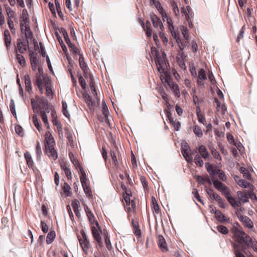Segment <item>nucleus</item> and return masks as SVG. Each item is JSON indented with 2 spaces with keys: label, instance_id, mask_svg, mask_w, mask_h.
<instances>
[{
  "label": "nucleus",
  "instance_id": "obj_1",
  "mask_svg": "<svg viewBox=\"0 0 257 257\" xmlns=\"http://www.w3.org/2000/svg\"><path fill=\"white\" fill-rule=\"evenodd\" d=\"M212 180L214 187L217 190L222 192V194L224 195L233 207H238L240 205L239 201H236L235 199L231 196L230 193V190L227 186L220 181L214 178H212Z\"/></svg>",
  "mask_w": 257,
  "mask_h": 257
},
{
  "label": "nucleus",
  "instance_id": "obj_2",
  "mask_svg": "<svg viewBox=\"0 0 257 257\" xmlns=\"http://www.w3.org/2000/svg\"><path fill=\"white\" fill-rule=\"evenodd\" d=\"M231 230L239 243H244L246 245L250 246L253 240L243 230L238 223H234Z\"/></svg>",
  "mask_w": 257,
  "mask_h": 257
},
{
  "label": "nucleus",
  "instance_id": "obj_3",
  "mask_svg": "<svg viewBox=\"0 0 257 257\" xmlns=\"http://www.w3.org/2000/svg\"><path fill=\"white\" fill-rule=\"evenodd\" d=\"M90 87L94 98L92 99L88 93L85 92L83 93L82 96L88 107L91 109H93L95 106L98 105L100 100L97 97L94 84L92 79L90 82Z\"/></svg>",
  "mask_w": 257,
  "mask_h": 257
},
{
  "label": "nucleus",
  "instance_id": "obj_4",
  "mask_svg": "<svg viewBox=\"0 0 257 257\" xmlns=\"http://www.w3.org/2000/svg\"><path fill=\"white\" fill-rule=\"evenodd\" d=\"M45 151L46 154L53 160H55L58 157L57 153L54 149L55 142L50 132L45 134Z\"/></svg>",
  "mask_w": 257,
  "mask_h": 257
},
{
  "label": "nucleus",
  "instance_id": "obj_5",
  "mask_svg": "<svg viewBox=\"0 0 257 257\" xmlns=\"http://www.w3.org/2000/svg\"><path fill=\"white\" fill-rule=\"evenodd\" d=\"M151 53L152 56L155 57V62L157 67L158 71L160 73L165 74L164 66L166 64V54L164 52L160 53L155 48H151Z\"/></svg>",
  "mask_w": 257,
  "mask_h": 257
},
{
  "label": "nucleus",
  "instance_id": "obj_6",
  "mask_svg": "<svg viewBox=\"0 0 257 257\" xmlns=\"http://www.w3.org/2000/svg\"><path fill=\"white\" fill-rule=\"evenodd\" d=\"M81 234L82 235V237H79L78 240L83 250L86 254H87L90 246L89 241L88 239L87 236L83 230L81 231Z\"/></svg>",
  "mask_w": 257,
  "mask_h": 257
},
{
  "label": "nucleus",
  "instance_id": "obj_7",
  "mask_svg": "<svg viewBox=\"0 0 257 257\" xmlns=\"http://www.w3.org/2000/svg\"><path fill=\"white\" fill-rule=\"evenodd\" d=\"M47 75H43V71L41 67H38V72L36 74V84L41 93H43V78Z\"/></svg>",
  "mask_w": 257,
  "mask_h": 257
},
{
  "label": "nucleus",
  "instance_id": "obj_8",
  "mask_svg": "<svg viewBox=\"0 0 257 257\" xmlns=\"http://www.w3.org/2000/svg\"><path fill=\"white\" fill-rule=\"evenodd\" d=\"M181 153L183 156L188 163H193V158L192 156L193 155V153L192 152L189 147L187 144H186L184 147H182L181 149Z\"/></svg>",
  "mask_w": 257,
  "mask_h": 257
},
{
  "label": "nucleus",
  "instance_id": "obj_9",
  "mask_svg": "<svg viewBox=\"0 0 257 257\" xmlns=\"http://www.w3.org/2000/svg\"><path fill=\"white\" fill-rule=\"evenodd\" d=\"M237 196L238 198V199L236 200V201H239L240 203L241 204V202L243 203H246L249 201V198H252V192H248L247 191L245 190L243 192L241 191H237ZM241 205L239 206L240 207Z\"/></svg>",
  "mask_w": 257,
  "mask_h": 257
},
{
  "label": "nucleus",
  "instance_id": "obj_10",
  "mask_svg": "<svg viewBox=\"0 0 257 257\" xmlns=\"http://www.w3.org/2000/svg\"><path fill=\"white\" fill-rule=\"evenodd\" d=\"M165 75V82L167 83L169 87L173 90L175 96L179 97L180 96V91L179 89V87L177 84L174 83V82L172 80L169 76H168L167 74H164Z\"/></svg>",
  "mask_w": 257,
  "mask_h": 257
},
{
  "label": "nucleus",
  "instance_id": "obj_11",
  "mask_svg": "<svg viewBox=\"0 0 257 257\" xmlns=\"http://www.w3.org/2000/svg\"><path fill=\"white\" fill-rule=\"evenodd\" d=\"M150 16L154 28L163 32L164 27L160 19L153 13L151 14Z\"/></svg>",
  "mask_w": 257,
  "mask_h": 257
},
{
  "label": "nucleus",
  "instance_id": "obj_12",
  "mask_svg": "<svg viewBox=\"0 0 257 257\" xmlns=\"http://www.w3.org/2000/svg\"><path fill=\"white\" fill-rule=\"evenodd\" d=\"M239 221L242 223V225L248 229H251L253 227V223L251 220L246 216H238Z\"/></svg>",
  "mask_w": 257,
  "mask_h": 257
},
{
  "label": "nucleus",
  "instance_id": "obj_13",
  "mask_svg": "<svg viewBox=\"0 0 257 257\" xmlns=\"http://www.w3.org/2000/svg\"><path fill=\"white\" fill-rule=\"evenodd\" d=\"M43 85L46 87V93L49 98H52L53 92L50 86V79L48 76H45L43 78Z\"/></svg>",
  "mask_w": 257,
  "mask_h": 257
},
{
  "label": "nucleus",
  "instance_id": "obj_14",
  "mask_svg": "<svg viewBox=\"0 0 257 257\" xmlns=\"http://www.w3.org/2000/svg\"><path fill=\"white\" fill-rule=\"evenodd\" d=\"M29 47L28 41H22L21 39L17 40V51L21 54L25 53Z\"/></svg>",
  "mask_w": 257,
  "mask_h": 257
},
{
  "label": "nucleus",
  "instance_id": "obj_15",
  "mask_svg": "<svg viewBox=\"0 0 257 257\" xmlns=\"http://www.w3.org/2000/svg\"><path fill=\"white\" fill-rule=\"evenodd\" d=\"M84 210L90 224L91 225L95 224L96 227L100 228L98 222L95 220L94 215L87 205H84Z\"/></svg>",
  "mask_w": 257,
  "mask_h": 257
},
{
  "label": "nucleus",
  "instance_id": "obj_16",
  "mask_svg": "<svg viewBox=\"0 0 257 257\" xmlns=\"http://www.w3.org/2000/svg\"><path fill=\"white\" fill-rule=\"evenodd\" d=\"M158 245L162 251L166 252L168 251V249L166 240L161 235H159L158 237Z\"/></svg>",
  "mask_w": 257,
  "mask_h": 257
},
{
  "label": "nucleus",
  "instance_id": "obj_17",
  "mask_svg": "<svg viewBox=\"0 0 257 257\" xmlns=\"http://www.w3.org/2000/svg\"><path fill=\"white\" fill-rule=\"evenodd\" d=\"M91 230L94 239L98 242L99 244H100L101 241V238L100 235V233L101 232L100 227L99 228L98 227H97L96 228L94 226H92Z\"/></svg>",
  "mask_w": 257,
  "mask_h": 257
},
{
  "label": "nucleus",
  "instance_id": "obj_18",
  "mask_svg": "<svg viewBox=\"0 0 257 257\" xmlns=\"http://www.w3.org/2000/svg\"><path fill=\"white\" fill-rule=\"evenodd\" d=\"M207 76L206 72L203 69H201L198 72V77L197 80V83L199 85H203V81L206 80Z\"/></svg>",
  "mask_w": 257,
  "mask_h": 257
},
{
  "label": "nucleus",
  "instance_id": "obj_19",
  "mask_svg": "<svg viewBox=\"0 0 257 257\" xmlns=\"http://www.w3.org/2000/svg\"><path fill=\"white\" fill-rule=\"evenodd\" d=\"M198 152L200 156L204 159H207L209 158V154L207 151L206 148L203 145H200L198 147Z\"/></svg>",
  "mask_w": 257,
  "mask_h": 257
},
{
  "label": "nucleus",
  "instance_id": "obj_20",
  "mask_svg": "<svg viewBox=\"0 0 257 257\" xmlns=\"http://www.w3.org/2000/svg\"><path fill=\"white\" fill-rule=\"evenodd\" d=\"M141 25L144 30L146 31L147 36L148 37H151L152 35V29L151 28V25L150 22L147 21L145 26L144 22L142 21Z\"/></svg>",
  "mask_w": 257,
  "mask_h": 257
},
{
  "label": "nucleus",
  "instance_id": "obj_21",
  "mask_svg": "<svg viewBox=\"0 0 257 257\" xmlns=\"http://www.w3.org/2000/svg\"><path fill=\"white\" fill-rule=\"evenodd\" d=\"M215 217L221 222H229V219L226 217L220 210L215 211Z\"/></svg>",
  "mask_w": 257,
  "mask_h": 257
},
{
  "label": "nucleus",
  "instance_id": "obj_22",
  "mask_svg": "<svg viewBox=\"0 0 257 257\" xmlns=\"http://www.w3.org/2000/svg\"><path fill=\"white\" fill-rule=\"evenodd\" d=\"M5 43L8 50L10 49L11 45V37L9 31L7 30L4 32Z\"/></svg>",
  "mask_w": 257,
  "mask_h": 257
},
{
  "label": "nucleus",
  "instance_id": "obj_23",
  "mask_svg": "<svg viewBox=\"0 0 257 257\" xmlns=\"http://www.w3.org/2000/svg\"><path fill=\"white\" fill-rule=\"evenodd\" d=\"M123 199L125 202V203L127 205H130L131 204V200L130 198V194L127 192H125V194L123 195ZM131 206L132 207H129L128 209V211H130L132 209H134L136 205L133 201L131 202Z\"/></svg>",
  "mask_w": 257,
  "mask_h": 257
},
{
  "label": "nucleus",
  "instance_id": "obj_24",
  "mask_svg": "<svg viewBox=\"0 0 257 257\" xmlns=\"http://www.w3.org/2000/svg\"><path fill=\"white\" fill-rule=\"evenodd\" d=\"M79 63L80 67H81V68L82 69V70L83 71L84 76L85 77H86V74L88 72V68L84 62V58L82 55H80L79 56Z\"/></svg>",
  "mask_w": 257,
  "mask_h": 257
},
{
  "label": "nucleus",
  "instance_id": "obj_25",
  "mask_svg": "<svg viewBox=\"0 0 257 257\" xmlns=\"http://www.w3.org/2000/svg\"><path fill=\"white\" fill-rule=\"evenodd\" d=\"M72 206L76 215L79 218L80 217L81 214L79 211L80 205L79 201L75 200L72 203Z\"/></svg>",
  "mask_w": 257,
  "mask_h": 257
},
{
  "label": "nucleus",
  "instance_id": "obj_26",
  "mask_svg": "<svg viewBox=\"0 0 257 257\" xmlns=\"http://www.w3.org/2000/svg\"><path fill=\"white\" fill-rule=\"evenodd\" d=\"M235 182L236 183L241 187L243 188H246L249 187L250 184L248 183L246 181L239 179L238 177L235 176L234 177Z\"/></svg>",
  "mask_w": 257,
  "mask_h": 257
},
{
  "label": "nucleus",
  "instance_id": "obj_27",
  "mask_svg": "<svg viewBox=\"0 0 257 257\" xmlns=\"http://www.w3.org/2000/svg\"><path fill=\"white\" fill-rule=\"evenodd\" d=\"M180 30L181 31V33L183 36L184 38L186 41V42L189 44V36L188 34V30L186 27L184 26H180Z\"/></svg>",
  "mask_w": 257,
  "mask_h": 257
},
{
  "label": "nucleus",
  "instance_id": "obj_28",
  "mask_svg": "<svg viewBox=\"0 0 257 257\" xmlns=\"http://www.w3.org/2000/svg\"><path fill=\"white\" fill-rule=\"evenodd\" d=\"M206 192L207 195L209 196L210 199L212 200H216L220 196L216 193H215L212 189L207 188Z\"/></svg>",
  "mask_w": 257,
  "mask_h": 257
},
{
  "label": "nucleus",
  "instance_id": "obj_29",
  "mask_svg": "<svg viewBox=\"0 0 257 257\" xmlns=\"http://www.w3.org/2000/svg\"><path fill=\"white\" fill-rule=\"evenodd\" d=\"M205 167L208 171V172L212 176H214L217 175V170L216 169L213 165L209 164V163H205Z\"/></svg>",
  "mask_w": 257,
  "mask_h": 257
},
{
  "label": "nucleus",
  "instance_id": "obj_30",
  "mask_svg": "<svg viewBox=\"0 0 257 257\" xmlns=\"http://www.w3.org/2000/svg\"><path fill=\"white\" fill-rule=\"evenodd\" d=\"M24 156L28 166L30 168H33L34 166V162L31 154L27 152L25 154Z\"/></svg>",
  "mask_w": 257,
  "mask_h": 257
},
{
  "label": "nucleus",
  "instance_id": "obj_31",
  "mask_svg": "<svg viewBox=\"0 0 257 257\" xmlns=\"http://www.w3.org/2000/svg\"><path fill=\"white\" fill-rule=\"evenodd\" d=\"M56 236V233L54 231H51L47 234L46 238V242L48 244H50L54 241Z\"/></svg>",
  "mask_w": 257,
  "mask_h": 257
},
{
  "label": "nucleus",
  "instance_id": "obj_32",
  "mask_svg": "<svg viewBox=\"0 0 257 257\" xmlns=\"http://www.w3.org/2000/svg\"><path fill=\"white\" fill-rule=\"evenodd\" d=\"M46 112L47 113L49 112V110L48 108L46 110V111H41V117L43 120V121L44 122V123L46 125H47V127L48 128L49 127V123H48L47 116L46 115Z\"/></svg>",
  "mask_w": 257,
  "mask_h": 257
},
{
  "label": "nucleus",
  "instance_id": "obj_33",
  "mask_svg": "<svg viewBox=\"0 0 257 257\" xmlns=\"http://www.w3.org/2000/svg\"><path fill=\"white\" fill-rule=\"evenodd\" d=\"M80 179L81 183L82 185H84L86 184V175L85 173L84 170L83 168H80Z\"/></svg>",
  "mask_w": 257,
  "mask_h": 257
},
{
  "label": "nucleus",
  "instance_id": "obj_34",
  "mask_svg": "<svg viewBox=\"0 0 257 257\" xmlns=\"http://www.w3.org/2000/svg\"><path fill=\"white\" fill-rule=\"evenodd\" d=\"M240 172L243 175V177L246 179H247V180H249L250 179V174L248 171V170H247L244 167H240Z\"/></svg>",
  "mask_w": 257,
  "mask_h": 257
},
{
  "label": "nucleus",
  "instance_id": "obj_35",
  "mask_svg": "<svg viewBox=\"0 0 257 257\" xmlns=\"http://www.w3.org/2000/svg\"><path fill=\"white\" fill-rule=\"evenodd\" d=\"M101 111L104 115V116L106 119H108L109 112L108 110L107 106L105 102H102L101 106Z\"/></svg>",
  "mask_w": 257,
  "mask_h": 257
},
{
  "label": "nucleus",
  "instance_id": "obj_36",
  "mask_svg": "<svg viewBox=\"0 0 257 257\" xmlns=\"http://www.w3.org/2000/svg\"><path fill=\"white\" fill-rule=\"evenodd\" d=\"M132 223L134 227V233L137 236H141V230L140 229L138 223L135 221L134 220H132Z\"/></svg>",
  "mask_w": 257,
  "mask_h": 257
},
{
  "label": "nucleus",
  "instance_id": "obj_37",
  "mask_svg": "<svg viewBox=\"0 0 257 257\" xmlns=\"http://www.w3.org/2000/svg\"><path fill=\"white\" fill-rule=\"evenodd\" d=\"M202 158V157L198 154L196 155L194 158V163L197 166L200 167H202L204 164Z\"/></svg>",
  "mask_w": 257,
  "mask_h": 257
},
{
  "label": "nucleus",
  "instance_id": "obj_38",
  "mask_svg": "<svg viewBox=\"0 0 257 257\" xmlns=\"http://www.w3.org/2000/svg\"><path fill=\"white\" fill-rule=\"evenodd\" d=\"M16 56H17V61H18V63H19V64L21 66L24 67L26 65V61H25V58L24 57V56L23 55H22L21 54H19L18 53H17Z\"/></svg>",
  "mask_w": 257,
  "mask_h": 257
},
{
  "label": "nucleus",
  "instance_id": "obj_39",
  "mask_svg": "<svg viewBox=\"0 0 257 257\" xmlns=\"http://www.w3.org/2000/svg\"><path fill=\"white\" fill-rule=\"evenodd\" d=\"M22 32L25 34V37L27 38H31L33 37V34L28 26H25L24 31Z\"/></svg>",
  "mask_w": 257,
  "mask_h": 257
},
{
  "label": "nucleus",
  "instance_id": "obj_40",
  "mask_svg": "<svg viewBox=\"0 0 257 257\" xmlns=\"http://www.w3.org/2000/svg\"><path fill=\"white\" fill-rule=\"evenodd\" d=\"M33 121L34 125L37 128L39 131H41L42 130V127L41 125L40 122L38 120V119L36 115H34L33 116Z\"/></svg>",
  "mask_w": 257,
  "mask_h": 257
},
{
  "label": "nucleus",
  "instance_id": "obj_41",
  "mask_svg": "<svg viewBox=\"0 0 257 257\" xmlns=\"http://www.w3.org/2000/svg\"><path fill=\"white\" fill-rule=\"evenodd\" d=\"M216 228L218 232L223 234H227L228 233V230L225 226L222 225H218Z\"/></svg>",
  "mask_w": 257,
  "mask_h": 257
},
{
  "label": "nucleus",
  "instance_id": "obj_42",
  "mask_svg": "<svg viewBox=\"0 0 257 257\" xmlns=\"http://www.w3.org/2000/svg\"><path fill=\"white\" fill-rule=\"evenodd\" d=\"M217 175H218V177L222 181H226L227 180V177L225 175L224 172L220 170V169H217Z\"/></svg>",
  "mask_w": 257,
  "mask_h": 257
},
{
  "label": "nucleus",
  "instance_id": "obj_43",
  "mask_svg": "<svg viewBox=\"0 0 257 257\" xmlns=\"http://www.w3.org/2000/svg\"><path fill=\"white\" fill-rule=\"evenodd\" d=\"M5 9H6V11L7 12V15L9 17V19H12V18H13L15 16V12L7 5H5Z\"/></svg>",
  "mask_w": 257,
  "mask_h": 257
},
{
  "label": "nucleus",
  "instance_id": "obj_44",
  "mask_svg": "<svg viewBox=\"0 0 257 257\" xmlns=\"http://www.w3.org/2000/svg\"><path fill=\"white\" fill-rule=\"evenodd\" d=\"M194 133L198 137H201L203 136V132L201 129L197 125L193 127Z\"/></svg>",
  "mask_w": 257,
  "mask_h": 257
},
{
  "label": "nucleus",
  "instance_id": "obj_45",
  "mask_svg": "<svg viewBox=\"0 0 257 257\" xmlns=\"http://www.w3.org/2000/svg\"><path fill=\"white\" fill-rule=\"evenodd\" d=\"M62 112L63 114L67 118L70 116V114L67 110V104L66 102H62Z\"/></svg>",
  "mask_w": 257,
  "mask_h": 257
},
{
  "label": "nucleus",
  "instance_id": "obj_46",
  "mask_svg": "<svg viewBox=\"0 0 257 257\" xmlns=\"http://www.w3.org/2000/svg\"><path fill=\"white\" fill-rule=\"evenodd\" d=\"M197 118L198 120V121L201 123H202L203 125L206 124V119L204 117V116L200 113V112H197Z\"/></svg>",
  "mask_w": 257,
  "mask_h": 257
},
{
  "label": "nucleus",
  "instance_id": "obj_47",
  "mask_svg": "<svg viewBox=\"0 0 257 257\" xmlns=\"http://www.w3.org/2000/svg\"><path fill=\"white\" fill-rule=\"evenodd\" d=\"M82 186L86 195L89 197H91L92 193L90 188L87 186V184Z\"/></svg>",
  "mask_w": 257,
  "mask_h": 257
},
{
  "label": "nucleus",
  "instance_id": "obj_48",
  "mask_svg": "<svg viewBox=\"0 0 257 257\" xmlns=\"http://www.w3.org/2000/svg\"><path fill=\"white\" fill-rule=\"evenodd\" d=\"M63 35L65 41H66V43L68 45V47H72L73 44L71 42V41L68 37L67 33L65 31H64L63 32Z\"/></svg>",
  "mask_w": 257,
  "mask_h": 257
},
{
  "label": "nucleus",
  "instance_id": "obj_49",
  "mask_svg": "<svg viewBox=\"0 0 257 257\" xmlns=\"http://www.w3.org/2000/svg\"><path fill=\"white\" fill-rule=\"evenodd\" d=\"M152 207L154 210L156 212L158 213L159 212V206L157 203V201L156 200L155 198L153 197L152 198Z\"/></svg>",
  "mask_w": 257,
  "mask_h": 257
},
{
  "label": "nucleus",
  "instance_id": "obj_50",
  "mask_svg": "<svg viewBox=\"0 0 257 257\" xmlns=\"http://www.w3.org/2000/svg\"><path fill=\"white\" fill-rule=\"evenodd\" d=\"M171 6H172L174 14L176 16H178L179 15V9L178 8L177 4L174 1H173L171 4Z\"/></svg>",
  "mask_w": 257,
  "mask_h": 257
},
{
  "label": "nucleus",
  "instance_id": "obj_51",
  "mask_svg": "<svg viewBox=\"0 0 257 257\" xmlns=\"http://www.w3.org/2000/svg\"><path fill=\"white\" fill-rule=\"evenodd\" d=\"M166 21L168 25L169 30H173V28H174L173 26V23L172 21V20L171 18L168 16L167 15H166Z\"/></svg>",
  "mask_w": 257,
  "mask_h": 257
},
{
  "label": "nucleus",
  "instance_id": "obj_52",
  "mask_svg": "<svg viewBox=\"0 0 257 257\" xmlns=\"http://www.w3.org/2000/svg\"><path fill=\"white\" fill-rule=\"evenodd\" d=\"M211 154L213 155V157L216 159L218 160L219 161L221 160V157L219 153L215 149H213L211 150Z\"/></svg>",
  "mask_w": 257,
  "mask_h": 257
},
{
  "label": "nucleus",
  "instance_id": "obj_53",
  "mask_svg": "<svg viewBox=\"0 0 257 257\" xmlns=\"http://www.w3.org/2000/svg\"><path fill=\"white\" fill-rule=\"evenodd\" d=\"M234 254L235 257H245L243 254H242L236 245H234Z\"/></svg>",
  "mask_w": 257,
  "mask_h": 257
},
{
  "label": "nucleus",
  "instance_id": "obj_54",
  "mask_svg": "<svg viewBox=\"0 0 257 257\" xmlns=\"http://www.w3.org/2000/svg\"><path fill=\"white\" fill-rule=\"evenodd\" d=\"M110 155L111 157V159L112 160V161L113 162V164L117 166L118 165V162L117 160V157L113 151H111L110 152Z\"/></svg>",
  "mask_w": 257,
  "mask_h": 257
},
{
  "label": "nucleus",
  "instance_id": "obj_55",
  "mask_svg": "<svg viewBox=\"0 0 257 257\" xmlns=\"http://www.w3.org/2000/svg\"><path fill=\"white\" fill-rule=\"evenodd\" d=\"M10 110H11L12 113L14 115L16 116V109H15V105L14 101L13 100H12L11 101V103H10Z\"/></svg>",
  "mask_w": 257,
  "mask_h": 257
},
{
  "label": "nucleus",
  "instance_id": "obj_56",
  "mask_svg": "<svg viewBox=\"0 0 257 257\" xmlns=\"http://www.w3.org/2000/svg\"><path fill=\"white\" fill-rule=\"evenodd\" d=\"M69 156H70V157L72 162L73 163L74 165L75 166L76 168L77 169H79V170L80 171V168H82V167L80 165L79 162L78 161H76L74 159H72V158L71 156V154H69Z\"/></svg>",
  "mask_w": 257,
  "mask_h": 257
},
{
  "label": "nucleus",
  "instance_id": "obj_57",
  "mask_svg": "<svg viewBox=\"0 0 257 257\" xmlns=\"http://www.w3.org/2000/svg\"><path fill=\"white\" fill-rule=\"evenodd\" d=\"M219 206L221 208H224L225 207V203L224 202V201L221 198V197L220 196L218 199L216 200Z\"/></svg>",
  "mask_w": 257,
  "mask_h": 257
},
{
  "label": "nucleus",
  "instance_id": "obj_58",
  "mask_svg": "<svg viewBox=\"0 0 257 257\" xmlns=\"http://www.w3.org/2000/svg\"><path fill=\"white\" fill-rule=\"evenodd\" d=\"M159 35L164 44L166 45L168 42V39L163 32H159Z\"/></svg>",
  "mask_w": 257,
  "mask_h": 257
},
{
  "label": "nucleus",
  "instance_id": "obj_59",
  "mask_svg": "<svg viewBox=\"0 0 257 257\" xmlns=\"http://www.w3.org/2000/svg\"><path fill=\"white\" fill-rule=\"evenodd\" d=\"M69 48L74 54L76 55L80 54L79 49L77 47H76L74 44L72 45V47H69Z\"/></svg>",
  "mask_w": 257,
  "mask_h": 257
},
{
  "label": "nucleus",
  "instance_id": "obj_60",
  "mask_svg": "<svg viewBox=\"0 0 257 257\" xmlns=\"http://www.w3.org/2000/svg\"><path fill=\"white\" fill-rule=\"evenodd\" d=\"M8 23L9 28H10V29H11V30L12 31V33H15V28H14V23H13V21H12V19H8Z\"/></svg>",
  "mask_w": 257,
  "mask_h": 257
},
{
  "label": "nucleus",
  "instance_id": "obj_61",
  "mask_svg": "<svg viewBox=\"0 0 257 257\" xmlns=\"http://www.w3.org/2000/svg\"><path fill=\"white\" fill-rule=\"evenodd\" d=\"M58 41H59L60 45L61 46L63 51L65 53H66L67 52V49L66 46L65 45V44L63 43L62 39H61V37H58Z\"/></svg>",
  "mask_w": 257,
  "mask_h": 257
},
{
  "label": "nucleus",
  "instance_id": "obj_62",
  "mask_svg": "<svg viewBox=\"0 0 257 257\" xmlns=\"http://www.w3.org/2000/svg\"><path fill=\"white\" fill-rule=\"evenodd\" d=\"M79 82L83 89L86 88V83L84 79L81 76L79 77Z\"/></svg>",
  "mask_w": 257,
  "mask_h": 257
},
{
  "label": "nucleus",
  "instance_id": "obj_63",
  "mask_svg": "<svg viewBox=\"0 0 257 257\" xmlns=\"http://www.w3.org/2000/svg\"><path fill=\"white\" fill-rule=\"evenodd\" d=\"M41 227H42V231L44 233L47 232L48 231V229H49L48 225L46 224V223L45 222H44L43 221H41Z\"/></svg>",
  "mask_w": 257,
  "mask_h": 257
},
{
  "label": "nucleus",
  "instance_id": "obj_64",
  "mask_svg": "<svg viewBox=\"0 0 257 257\" xmlns=\"http://www.w3.org/2000/svg\"><path fill=\"white\" fill-rule=\"evenodd\" d=\"M15 131L17 134H18L20 136H23V128L20 125H17L15 127Z\"/></svg>",
  "mask_w": 257,
  "mask_h": 257
}]
</instances>
